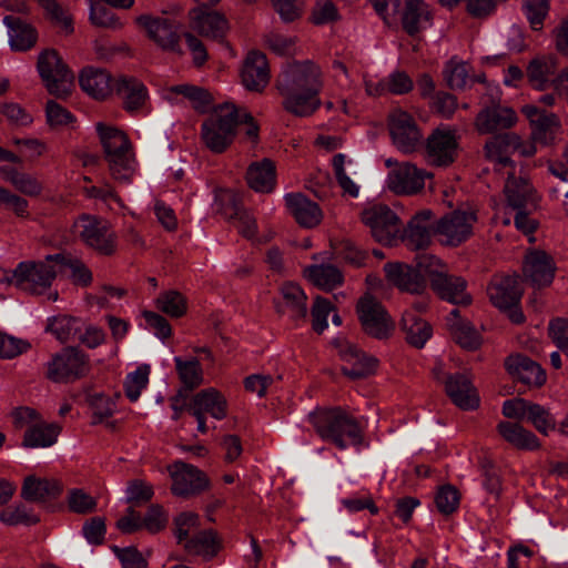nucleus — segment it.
<instances>
[{
	"label": "nucleus",
	"instance_id": "a19ab883",
	"mask_svg": "<svg viewBox=\"0 0 568 568\" xmlns=\"http://www.w3.org/2000/svg\"><path fill=\"white\" fill-rule=\"evenodd\" d=\"M184 548L194 555L211 559L221 549L217 532L213 529H205L186 540Z\"/></svg>",
	"mask_w": 568,
	"mask_h": 568
},
{
	"label": "nucleus",
	"instance_id": "ddd939ff",
	"mask_svg": "<svg viewBox=\"0 0 568 568\" xmlns=\"http://www.w3.org/2000/svg\"><path fill=\"white\" fill-rule=\"evenodd\" d=\"M333 344L339 348V354L348 365L342 372L351 379H362L373 375L378 366V359L369 356L356 345L335 339Z\"/></svg>",
	"mask_w": 568,
	"mask_h": 568
},
{
	"label": "nucleus",
	"instance_id": "5fc2aeb1",
	"mask_svg": "<svg viewBox=\"0 0 568 568\" xmlns=\"http://www.w3.org/2000/svg\"><path fill=\"white\" fill-rule=\"evenodd\" d=\"M172 91L191 100L194 103V109L202 113L207 111L213 101L212 94L206 89L195 85H175Z\"/></svg>",
	"mask_w": 568,
	"mask_h": 568
},
{
	"label": "nucleus",
	"instance_id": "6e6d98bb",
	"mask_svg": "<svg viewBox=\"0 0 568 568\" xmlns=\"http://www.w3.org/2000/svg\"><path fill=\"white\" fill-rule=\"evenodd\" d=\"M557 67L556 59H534L529 62L527 68V77L529 81L538 89H544V83L547 81L546 77L552 73Z\"/></svg>",
	"mask_w": 568,
	"mask_h": 568
},
{
	"label": "nucleus",
	"instance_id": "9d476101",
	"mask_svg": "<svg viewBox=\"0 0 568 568\" xmlns=\"http://www.w3.org/2000/svg\"><path fill=\"white\" fill-rule=\"evenodd\" d=\"M362 221L369 226L372 236L382 244L392 245L400 234V220L387 205L377 204L365 210Z\"/></svg>",
	"mask_w": 568,
	"mask_h": 568
},
{
	"label": "nucleus",
	"instance_id": "e2e57ef3",
	"mask_svg": "<svg viewBox=\"0 0 568 568\" xmlns=\"http://www.w3.org/2000/svg\"><path fill=\"white\" fill-rule=\"evenodd\" d=\"M143 528L151 534H156L163 530L169 521L168 514L164 508L159 504L149 506L146 514L141 518Z\"/></svg>",
	"mask_w": 568,
	"mask_h": 568
},
{
	"label": "nucleus",
	"instance_id": "39448f33",
	"mask_svg": "<svg viewBox=\"0 0 568 568\" xmlns=\"http://www.w3.org/2000/svg\"><path fill=\"white\" fill-rule=\"evenodd\" d=\"M37 70L49 94L65 100L74 87V74L55 49L42 50L37 60Z\"/></svg>",
	"mask_w": 568,
	"mask_h": 568
},
{
	"label": "nucleus",
	"instance_id": "680f3d73",
	"mask_svg": "<svg viewBox=\"0 0 568 568\" xmlns=\"http://www.w3.org/2000/svg\"><path fill=\"white\" fill-rule=\"evenodd\" d=\"M549 2L550 0H525L526 17L534 30L542 29L544 20L549 11Z\"/></svg>",
	"mask_w": 568,
	"mask_h": 568
},
{
	"label": "nucleus",
	"instance_id": "79ce46f5",
	"mask_svg": "<svg viewBox=\"0 0 568 568\" xmlns=\"http://www.w3.org/2000/svg\"><path fill=\"white\" fill-rule=\"evenodd\" d=\"M534 189L526 179H516L514 173L508 175L505 185L507 203L515 210H524L532 199Z\"/></svg>",
	"mask_w": 568,
	"mask_h": 568
},
{
	"label": "nucleus",
	"instance_id": "473e14b6",
	"mask_svg": "<svg viewBox=\"0 0 568 568\" xmlns=\"http://www.w3.org/2000/svg\"><path fill=\"white\" fill-rule=\"evenodd\" d=\"M248 186L261 193L271 192L276 183V168L274 161L264 158L250 164L246 171Z\"/></svg>",
	"mask_w": 568,
	"mask_h": 568
},
{
	"label": "nucleus",
	"instance_id": "de8ad7c7",
	"mask_svg": "<svg viewBox=\"0 0 568 568\" xmlns=\"http://www.w3.org/2000/svg\"><path fill=\"white\" fill-rule=\"evenodd\" d=\"M156 307L173 318H180L187 312V298L179 291L169 290L156 298Z\"/></svg>",
	"mask_w": 568,
	"mask_h": 568
},
{
	"label": "nucleus",
	"instance_id": "0eeeda50",
	"mask_svg": "<svg viewBox=\"0 0 568 568\" xmlns=\"http://www.w3.org/2000/svg\"><path fill=\"white\" fill-rule=\"evenodd\" d=\"M356 314L365 335L379 341L393 335L395 322L374 295L366 293L357 301Z\"/></svg>",
	"mask_w": 568,
	"mask_h": 568
},
{
	"label": "nucleus",
	"instance_id": "c03bdc74",
	"mask_svg": "<svg viewBox=\"0 0 568 568\" xmlns=\"http://www.w3.org/2000/svg\"><path fill=\"white\" fill-rule=\"evenodd\" d=\"M310 280L318 287L329 292L343 283L342 272L332 264L311 265L307 267Z\"/></svg>",
	"mask_w": 568,
	"mask_h": 568
},
{
	"label": "nucleus",
	"instance_id": "338daca9",
	"mask_svg": "<svg viewBox=\"0 0 568 568\" xmlns=\"http://www.w3.org/2000/svg\"><path fill=\"white\" fill-rule=\"evenodd\" d=\"M47 122L52 129L65 126L75 121L74 115L54 100H49L45 104Z\"/></svg>",
	"mask_w": 568,
	"mask_h": 568
},
{
	"label": "nucleus",
	"instance_id": "f03ea898",
	"mask_svg": "<svg viewBox=\"0 0 568 568\" xmlns=\"http://www.w3.org/2000/svg\"><path fill=\"white\" fill-rule=\"evenodd\" d=\"M310 420L322 439L332 442L339 449L347 446L344 435L355 446L363 442L358 423L341 407L317 408L310 414Z\"/></svg>",
	"mask_w": 568,
	"mask_h": 568
},
{
	"label": "nucleus",
	"instance_id": "c85d7f7f",
	"mask_svg": "<svg viewBox=\"0 0 568 568\" xmlns=\"http://www.w3.org/2000/svg\"><path fill=\"white\" fill-rule=\"evenodd\" d=\"M516 122L517 115L511 108L494 104L483 109L477 114L475 124L480 133L487 134L510 129Z\"/></svg>",
	"mask_w": 568,
	"mask_h": 568
},
{
	"label": "nucleus",
	"instance_id": "bb28decb",
	"mask_svg": "<svg viewBox=\"0 0 568 568\" xmlns=\"http://www.w3.org/2000/svg\"><path fill=\"white\" fill-rule=\"evenodd\" d=\"M283 301H275L274 306L278 315L290 312L293 321H304L307 316V297L304 291L293 282H285L280 288Z\"/></svg>",
	"mask_w": 568,
	"mask_h": 568
},
{
	"label": "nucleus",
	"instance_id": "6e6552de",
	"mask_svg": "<svg viewBox=\"0 0 568 568\" xmlns=\"http://www.w3.org/2000/svg\"><path fill=\"white\" fill-rule=\"evenodd\" d=\"M172 478L171 491L174 496L189 498L200 495L210 487V479L197 467L178 460L168 466Z\"/></svg>",
	"mask_w": 568,
	"mask_h": 568
},
{
	"label": "nucleus",
	"instance_id": "e433bc0d",
	"mask_svg": "<svg viewBox=\"0 0 568 568\" xmlns=\"http://www.w3.org/2000/svg\"><path fill=\"white\" fill-rule=\"evenodd\" d=\"M406 342L416 348L424 347L433 334L432 325L413 312H405L400 321Z\"/></svg>",
	"mask_w": 568,
	"mask_h": 568
},
{
	"label": "nucleus",
	"instance_id": "c9c22d12",
	"mask_svg": "<svg viewBox=\"0 0 568 568\" xmlns=\"http://www.w3.org/2000/svg\"><path fill=\"white\" fill-rule=\"evenodd\" d=\"M226 207L224 210L225 216L230 221H237L236 225L240 234L246 239H252L256 234V221L242 205L240 196L234 192L225 194Z\"/></svg>",
	"mask_w": 568,
	"mask_h": 568
},
{
	"label": "nucleus",
	"instance_id": "20e7f679",
	"mask_svg": "<svg viewBox=\"0 0 568 568\" xmlns=\"http://www.w3.org/2000/svg\"><path fill=\"white\" fill-rule=\"evenodd\" d=\"M97 131L111 175L121 182L130 181L134 173L135 158L128 135L102 122L97 124Z\"/></svg>",
	"mask_w": 568,
	"mask_h": 568
},
{
	"label": "nucleus",
	"instance_id": "ea45409f",
	"mask_svg": "<svg viewBox=\"0 0 568 568\" xmlns=\"http://www.w3.org/2000/svg\"><path fill=\"white\" fill-rule=\"evenodd\" d=\"M432 20V13L424 0H406L405 8L402 13L403 30L410 37L419 33V21Z\"/></svg>",
	"mask_w": 568,
	"mask_h": 568
},
{
	"label": "nucleus",
	"instance_id": "f3484780",
	"mask_svg": "<svg viewBox=\"0 0 568 568\" xmlns=\"http://www.w3.org/2000/svg\"><path fill=\"white\" fill-rule=\"evenodd\" d=\"M189 16L192 29L206 38L223 41L230 29L225 16L215 10L196 7L190 10Z\"/></svg>",
	"mask_w": 568,
	"mask_h": 568
},
{
	"label": "nucleus",
	"instance_id": "6ab92c4d",
	"mask_svg": "<svg viewBox=\"0 0 568 568\" xmlns=\"http://www.w3.org/2000/svg\"><path fill=\"white\" fill-rule=\"evenodd\" d=\"M63 493V485L55 478L29 475L23 479L21 497L26 501L47 504L57 500Z\"/></svg>",
	"mask_w": 568,
	"mask_h": 568
},
{
	"label": "nucleus",
	"instance_id": "4d7b16f0",
	"mask_svg": "<svg viewBox=\"0 0 568 568\" xmlns=\"http://www.w3.org/2000/svg\"><path fill=\"white\" fill-rule=\"evenodd\" d=\"M150 366L143 364L136 368L134 373L128 375L124 383L125 396L135 402L140 397L141 390L146 387L149 383Z\"/></svg>",
	"mask_w": 568,
	"mask_h": 568
},
{
	"label": "nucleus",
	"instance_id": "b1692460",
	"mask_svg": "<svg viewBox=\"0 0 568 568\" xmlns=\"http://www.w3.org/2000/svg\"><path fill=\"white\" fill-rule=\"evenodd\" d=\"M445 392L452 402L464 410L479 406V397L468 376L456 373L445 379Z\"/></svg>",
	"mask_w": 568,
	"mask_h": 568
},
{
	"label": "nucleus",
	"instance_id": "72a5a7b5",
	"mask_svg": "<svg viewBox=\"0 0 568 568\" xmlns=\"http://www.w3.org/2000/svg\"><path fill=\"white\" fill-rule=\"evenodd\" d=\"M79 82L81 89L97 100H104L113 88L111 74L104 69H83Z\"/></svg>",
	"mask_w": 568,
	"mask_h": 568
},
{
	"label": "nucleus",
	"instance_id": "aec40b11",
	"mask_svg": "<svg viewBox=\"0 0 568 568\" xmlns=\"http://www.w3.org/2000/svg\"><path fill=\"white\" fill-rule=\"evenodd\" d=\"M387 281L402 292L423 294L427 284L413 265L404 263H386L384 266Z\"/></svg>",
	"mask_w": 568,
	"mask_h": 568
},
{
	"label": "nucleus",
	"instance_id": "bf43d9fd",
	"mask_svg": "<svg viewBox=\"0 0 568 568\" xmlns=\"http://www.w3.org/2000/svg\"><path fill=\"white\" fill-rule=\"evenodd\" d=\"M443 75L449 89L462 90L466 85L469 72L466 63L450 60L446 64Z\"/></svg>",
	"mask_w": 568,
	"mask_h": 568
},
{
	"label": "nucleus",
	"instance_id": "4be33fe9",
	"mask_svg": "<svg viewBox=\"0 0 568 568\" xmlns=\"http://www.w3.org/2000/svg\"><path fill=\"white\" fill-rule=\"evenodd\" d=\"M487 291L490 302L497 308H509L519 305L524 293L517 274L496 277Z\"/></svg>",
	"mask_w": 568,
	"mask_h": 568
},
{
	"label": "nucleus",
	"instance_id": "a18cd8bd",
	"mask_svg": "<svg viewBox=\"0 0 568 568\" xmlns=\"http://www.w3.org/2000/svg\"><path fill=\"white\" fill-rule=\"evenodd\" d=\"M558 128V116L554 113L544 112L541 116L532 120L531 139L534 142L548 145L555 140V133Z\"/></svg>",
	"mask_w": 568,
	"mask_h": 568
},
{
	"label": "nucleus",
	"instance_id": "4468645a",
	"mask_svg": "<svg viewBox=\"0 0 568 568\" xmlns=\"http://www.w3.org/2000/svg\"><path fill=\"white\" fill-rule=\"evenodd\" d=\"M136 23L145 29L150 39L164 50L180 52L178 24L170 18L142 14L136 18Z\"/></svg>",
	"mask_w": 568,
	"mask_h": 568
},
{
	"label": "nucleus",
	"instance_id": "58836bf2",
	"mask_svg": "<svg viewBox=\"0 0 568 568\" xmlns=\"http://www.w3.org/2000/svg\"><path fill=\"white\" fill-rule=\"evenodd\" d=\"M61 432L58 424H34L27 428L23 435V447H49L57 442Z\"/></svg>",
	"mask_w": 568,
	"mask_h": 568
},
{
	"label": "nucleus",
	"instance_id": "09e8293b",
	"mask_svg": "<svg viewBox=\"0 0 568 568\" xmlns=\"http://www.w3.org/2000/svg\"><path fill=\"white\" fill-rule=\"evenodd\" d=\"M0 521L8 526H34L40 523L39 515L24 504L7 507L0 513Z\"/></svg>",
	"mask_w": 568,
	"mask_h": 568
},
{
	"label": "nucleus",
	"instance_id": "9b49d317",
	"mask_svg": "<svg viewBox=\"0 0 568 568\" xmlns=\"http://www.w3.org/2000/svg\"><path fill=\"white\" fill-rule=\"evenodd\" d=\"M476 221L475 212L456 210L442 216L433 230L445 237L446 245L458 246L473 234Z\"/></svg>",
	"mask_w": 568,
	"mask_h": 568
},
{
	"label": "nucleus",
	"instance_id": "f8f14e48",
	"mask_svg": "<svg viewBox=\"0 0 568 568\" xmlns=\"http://www.w3.org/2000/svg\"><path fill=\"white\" fill-rule=\"evenodd\" d=\"M53 266L44 262H21L18 264L17 288L31 295H40L55 278Z\"/></svg>",
	"mask_w": 568,
	"mask_h": 568
},
{
	"label": "nucleus",
	"instance_id": "a211bd4d",
	"mask_svg": "<svg viewBox=\"0 0 568 568\" xmlns=\"http://www.w3.org/2000/svg\"><path fill=\"white\" fill-rule=\"evenodd\" d=\"M552 257L541 250L530 251L525 258L523 275L525 281L537 287L550 285L555 276Z\"/></svg>",
	"mask_w": 568,
	"mask_h": 568
},
{
	"label": "nucleus",
	"instance_id": "423d86ee",
	"mask_svg": "<svg viewBox=\"0 0 568 568\" xmlns=\"http://www.w3.org/2000/svg\"><path fill=\"white\" fill-rule=\"evenodd\" d=\"M89 355L78 346H67L48 363L45 376L53 383H73L90 373Z\"/></svg>",
	"mask_w": 568,
	"mask_h": 568
},
{
	"label": "nucleus",
	"instance_id": "2f4dec72",
	"mask_svg": "<svg viewBox=\"0 0 568 568\" xmlns=\"http://www.w3.org/2000/svg\"><path fill=\"white\" fill-rule=\"evenodd\" d=\"M114 88L123 98V108L131 113L139 111L149 98L146 87L134 77H121Z\"/></svg>",
	"mask_w": 568,
	"mask_h": 568
},
{
	"label": "nucleus",
	"instance_id": "8fccbe9b",
	"mask_svg": "<svg viewBox=\"0 0 568 568\" xmlns=\"http://www.w3.org/2000/svg\"><path fill=\"white\" fill-rule=\"evenodd\" d=\"M67 506L70 513L77 515H90L97 510V499L82 488H73L68 491Z\"/></svg>",
	"mask_w": 568,
	"mask_h": 568
},
{
	"label": "nucleus",
	"instance_id": "7ed1b4c3",
	"mask_svg": "<svg viewBox=\"0 0 568 568\" xmlns=\"http://www.w3.org/2000/svg\"><path fill=\"white\" fill-rule=\"evenodd\" d=\"M239 120L240 109L235 104L225 102L216 105L202 123L204 145L215 154L224 153L236 138Z\"/></svg>",
	"mask_w": 568,
	"mask_h": 568
},
{
	"label": "nucleus",
	"instance_id": "4c0bfd02",
	"mask_svg": "<svg viewBox=\"0 0 568 568\" xmlns=\"http://www.w3.org/2000/svg\"><path fill=\"white\" fill-rule=\"evenodd\" d=\"M174 362L179 379L182 384L178 390H182L183 393L191 395L192 392L200 387L204 382L201 363L196 357L189 361L175 357Z\"/></svg>",
	"mask_w": 568,
	"mask_h": 568
},
{
	"label": "nucleus",
	"instance_id": "37998d69",
	"mask_svg": "<svg viewBox=\"0 0 568 568\" xmlns=\"http://www.w3.org/2000/svg\"><path fill=\"white\" fill-rule=\"evenodd\" d=\"M38 3L44 12V18L51 24L60 28L65 36L73 33L72 14L58 0H38Z\"/></svg>",
	"mask_w": 568,
	"mask_h": 568
},
{
	"label": "nucleus",
	"instance_id": "0e129e2a",
	"mask_svg": "<svg viewBox=\"0 0 568 568\" xmlns=\"http://www.w3.org/2000/svg\"><path fill=\"white\" fill-rule=\"evenodd\" d=\"M529 408L528 420L539 433L548 435L549 430L556 428V422L548 409L535 403Z\"/></svg>",
	"mask_w": 568,
	"mask_h": 568
},
{
	"label": "nucleus",
	"instance_id": "052dcab7",
	"mask_svg": "<svg viewBox=\"0 0 568 568\" xmlns=\"http://www.w3.org/2000/svg\"><path fill=\"white\" fill-rule=\"evenodd\" d=\"M334 310V305L325 297L316 296L314 304L311 308L312 317V329L322 334L327 327V316L331 311Z\"/></svg>",
	"mask_w": 568,
	"mask_h": 568
},
{
	"label": "nucleus",
	"instance_id": "49530a36",
	"mask_svg": "<svg viewBox=\"0 0 568 568\" xmlns=\"http://www.w3.org/2000/svg\"><path fill=\"white\" fill-rule=\"evenodd\" d=\"M449 332L453 339L467 351H476L483 343L480 334L469 321L452 323Z\"/></svg>",
	"mask_w": 568,
	"mask_h": 568
},
{
	"label": "nucleus",
	"instance_id": "393cba45",
	"mask_svg": "<svg viewBox=\"0 0 568 568\" xmlns=\"http://www.w3.org/2000/svg\"><path fill=\"white\" fill-rule=\"evenodd\" d=\"M507 372L523 384L540 387L546 382V372L535 361L523 354L510 355L505 361Z\"/></svg>",
	"mask_w": 568,
	"mask_h": 568
},
{
	"label": "nucleus",
	"instance_id": "5701e85b",
	"mask_svg": "<svg viewBox=\"0 0 568 568\" xmlns=\"http://www.w3.org/2000/svg\"><path fill=\"white\" fill-rule=\"evenodd\" d=\"M457 142L452 132L436 129L427 138L428 162L436 166H448L456 158Z\"/></svg>",
	"mask_w": 568,
	"mask_h": 568
},
{
	"label": "nucleus",
	"instance_id": "603ef678",
	"mask_svg": "<svg viewBox=\"0 0 568 568\" xmlns=\"http://www.w3.org/2000/svg\"><path fill=\"white\" fill-rule=\"evenodd\" d=\"M410 220L404 230L402 240L407 242L413 250H422L430 244V227L428 224L417 223Z\"/></svg>",
	"mask_w": 568,
	"mask_h": 568
},
{
	"label": "nucleus",
	"instance_id": "774afa93",
	"mask_svg": "<svg viewBox=\"0 0 568 568\" xmlns=\"http://www.w3.org/2000/svg\"><path fill=\"white\" fill-rule=\"evenodd\" d=\"M106 532L105 518L95 516L87 519L82 526V534L89 544L100 546L104 542Z\"/></svg>",
	"mask_w": 568,
	"mask_h": 568
},
{
	"label": "nucleus",
	"instance_id": "69168bd1",
	"mask_svg": "<svg viewBox=\"0 0 568 568\" xmlns=\"http://www.w3.org/2000/svg\"><path fill=\"white\" fill-rule=\"evenodd\" d=\"M126 503L133 504L134 506H140L142 504L149 503L153 495V487L146 484L142 479H133L128 483L126 487Z\"/></svg>",
	"mask_w": 568,
	"mask_h": 568
},
{
	"label": "nucleus",
	"instance_id": "f257e3e1",
	"mask_svg": "<svg viewBox=\"0 0 568 568\" xmlns=\"http://www.w3.org/2000/svg\"><path fill=\"white\" fill-rule=\"evenodd\" d=\"M283 109L295 116L312 115L321 105V71L312 61L290 63L276 79Z\"/></svg>",
	"mask_w": 568,
	"mask_h": 568
},
{
	"label": "nucleus",
	"instance_id": "7c9ffc66",
	"mask_svg": "<svg viewBox=\"0 0 568 568\" xmlns=\"http://www.w3.org/2000/svg\"><path fill=\"white\" fill-rule=\"evenodd\" d=\"M285 203L290 213L302 227L312 229L320 224L322 220L320 206L304 194H287Z\"/></svg>",
	"mask_w": 568,
	"mask_h": 568
},
{
	"label": "nucleus",
	"instance_id": "13d9d810",
	"mask_svg": "<svg viewBox=\"0 0 568 568\" xmlns=\"http://www.w3.org/2000/svg\"><path fill=\"white\" fill-rule=\"evenodd\" d=\"M459 500V490L450 484L439 487L435 496L436 507L443 515L455 513L458 508Z\"/></svg>",
	"mask_w": 568,
	"mask_h": 568
},
{
	"label": "nucleus",
	"instance_id": "a878e982",
	"mask_svg": "<svg viewBox=\"0 0 568 568\" xmlns=\"http://www.w3.org/2000/svg\"><path fill=\"white\" fill-rule=\"evenodd\" d=\"M466 286L467 282L463 277L445 272L442 275H436L430 284L432 290L442 300L462 306H468L473 301L471 296L466 293Z\"/></svg>",
	"mask_w": 568,
	"mask_h": 568
},
{
	"label": "nucleus",
	"instance_id": "cd10ccee",
	"mask_svg": "<svg viewBox=\"0 0 568 568\" xmlns=\"http://www.w3.org/2000/svg\"><path fill=\"white\" fill-rule=\"evenodd\" d=\"M3 23L9 29V44L12 51L27 52L37 45L39 33L33 24L17 16H6Z\"/></svg>",
	"mask_w": 568,
	"mask_h": 568
},
{
	"label": "nucleus",
	"instance_id": "3c124183",
	"mask_svg": "<svg viewBox=\"0 0 568 568\" xmlns=\"http://www.w3.org/2000/svg\"><path fill=\"white\" fill-rule=\"evenodd\" d=\"M521 146V139L513 132L495 134L484 146L485 155H495L517 151Z\"/></svg>",
	"mask_w": 568,
	"mask_h": 568
},
{
	"label": "nucleus",
	"instance_id": "412c9836",
	"mask_svg": "<svg viewBox=\"0 0 568 568\" xmlns=\"http://www.w3.org/2000/svg\"><path fill=\"white\" fill-rule=\"evenodd\" d=\"M242 82L250 91L261 92L270 82V69L266 55L252 50L247 53L242 72Z\"/></svg>",
	"mask_w": 568,
	"mask_h": 568
},
{
	"label": "nucleus",
	"instance_id": "2eb2a0df",
	"mask_svg": "<svg viewBox=\"0 0 568 568\" xmlns=\"http://www.w3.org/2000/svg\"><path fill=\"white\" fill-rule=\"evenodd\" d=\"M388 126L394 144L406 153L413 152L422 139L414 118L405 111L390 113Z\"/></svg>",
	"mask_w": 568,
	"mask_h": 568
},
{
	"label": "nucleus",
	"instance_id": "dca6fc26",
	"mask_svg": "<svg viewBox=\"0 0 568 568\" xmlns=\"http://www.w3.org/2000/svg\"><path fill=\"white\" fill-rule=\"evenodd\" d=\"M426 176H432V174L417 169L414 164L404 162L397 164L388 173L387 186L398 195L415 194L423 190Z\"/></svg>",
	"mask_w": 568,
	"mask_h": 568
},
{
	"label": "nucleus",
	"instance_id": "c756f323",
	"mask_svg": "<svg viewBox=\"0 0 568 568\" xmlns=\"http://www.w3.org/2000/svg\"><path fill=\"white\" fill-rule=\"evenodd\" d=\"M190 413L209 414L220 420L227 415V400L219 389L205 388L192 396Z\"/></svg>",
	"mask_w": 568,
	"mask_h": 568
},
{
	"label": "nucleus",
	"instance_id": "1a4fd4ad",
	"mask_svg": "<svg viewBox=\"0 0 568 568\" xmlns=\"http://www.w3.org/2000/svg\"><path fill=\"white\" fill-rule=\"evenodd\" d=\"M80 239L97 253L111 256L116 251V235L109 224L95 216L83 214L79 219Z\"/></svg>",
	"mask_w": 568,
	"mask_h": 568
},
{
	"label": "nucleus",
	"instance_id": "864d4df0",
	"mask_svg": "<svg viewBox=\"0 0 568 568\" xmlns=\"http://www.w3.org/2000/svg\"><path fill=\"white\" fill-rule=\"evenodd\" d=\"M77 322L75 317L58 315L49 320L47 331L51 332L61 343H67L79 332L75 326Z\"/></svg>",
	"mask_w": 568,
	"mask_h": 568
},
{
	"label": "nucleus",
	"instance_id": "f704fd0d",
	"mask_svg": "<svg viewBox=\"0 0 568 568\" xmlns=\"http://www.w3.org/2000/svg\"><path fill=\"white\" fill-rule=\"evenodd\" d=\"M497 432L504 440L517 449L535 450L540 448V443L537 436L519 423L500 422L497 425Z\"/></svg>",
	"mask_w": 568,
	"mask_h": 568
}]
</instances>
